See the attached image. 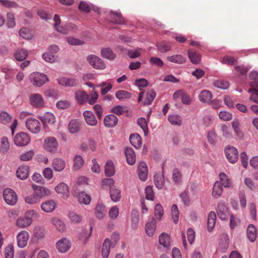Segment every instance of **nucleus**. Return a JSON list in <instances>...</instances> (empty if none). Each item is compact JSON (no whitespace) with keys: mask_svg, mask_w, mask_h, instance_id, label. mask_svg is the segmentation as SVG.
<instances>
[{"mask_svg":"<svg viewBox=\"0 0 258 258\" xmlns=\"http://www.w3.org/2000/svg\"><path fill=\"white\" fill-rule=\"evenodd\" d=\"M115 96L119 100H123L130 99L132 97V94L127 91L120 90L116 92Z\"/></svg>","mask_w":258,"mask_h":258,"instance_id":"3c124183","label":"nucleus"},{"mask_svg":"<svg viewBox=\"0 0 258 258\" xmlns=\"http://www.w3.org/2000/svg\"><path fill=\"white\" fill-rule=\"evenodd\" d=\"M29 79L33 85L37 87L43 86L49 81L47 76L45 74L37 72L30 74Z\"/></svg>","mask_w":258,"mask_h":258,"instance_id":"7ed1b4c3","label":"nucleus"},{"mask_svg":"<svg viewBox=\"0 0 258 258\" xmlns=\"http://www.w3.org/2000/svg\"><path fill=\"white\" fill-rule=\"evenodd\" d=\"M10 148L8 139L7 137H3L0 141V153L7 152Z\"/></svg>","mask_w":258,"mask_h":258,"instance_id":"5fc2aeb1","label":"nucleus"},{"mask_svg":"<svg viewBox=\"0 0 258 258\" xmlns=\"http://www.w3.org/2000/svg\"><path fill=\"white\" fill-rule=\"evenodd\" d=\"M12 116L6 111H2L0 113V120L2 123L7 124L10 122Z\"/></svg>","mask_w":258,"mask_h":258,"instance_id":"774afa93","label":"nucleus"},{"mask_svg":"<svg viewBox=\"0 0 258 258\" xmlns=\"http://www.w3.org/2000/svg\"><path fill=\"white\" fill-rule=\"evenodd\" d=\"M146 199L150 201H154L155 199V193L153 190V186L148 185L145 189Z\"/></svg>","mask_w":258,"mask_h":258,"instance_id":"bf43d9fd","label":"nucleus"},{"mask_svg":"<svg viewBox=\"0 0 258 258\" xmlns=\"http://www.w3.org/2000/svg\"><path fill=\"white\" fill-rule=\"evenodd\" d=\"M99 97L98 92L94 90L90 94H88L85 91L78 90L75 93V99L80 105H84L88 102L90 105L94 104Z\"/></svg>","mask_w":258,"mask_h":258,"instance_id":"f257e3e1","label":"nucleus"},{"mask_svg":"<svg viewBox=\"0 0 258 258\" xmlns=\"http://www.w3.org/2000/svg\"><path fill=\"white\" fill-rule=\"evenodd\" d=\"M156 96V92L152 89L147 92L143 102L145 105H149L152 104Z\"/></svg>","mask_w":258,"mask_h":258,"instance_id":"ea45409f","label":"nucleus"},{"mask_svg":"<svg viewBox=\"0 0 258 258\" xmlns=\"http://www.w3.org/2000/svg\"><path fill=\"white\" fill-rule=\"evenodd\" d=\"M219 180H217L220 183V185L225 188H229L233 187V182L230 178L228 177L224 172H221L219 174Z\"/></svg>","mask_w":258,"mask_h":258,"instance_id":"dca6fc26","label":"nucleus"},{"mask_svg":"<svg viewBox=\"0 0 258 258\" xmlns=\"http://www.w3.org/2000/svg\"><path fill=\"white\" fill-rule=\"evenodd\" d=\"M29 54L28 51L24 48H17L13 53L15 59L18 61H22L26 59Z\"/></svg>","mask_w":258,"mask_h":258,"instance_id":"aec40b11","label":"nucleus"},{"mask_svg":"<svg viewBox=\"0 0 258 258\" xmlns=\"http://www.w3.org/2000/svg\"><path fill=\"white\" fill-rule=\"evenodd\" d=\"M117 122L118 118L114 114H108L104 117V124L106 127H113L117 124Z\"/></svg>","mask_w":258,"mask_h":258,"instance_id":"393cba45","label":"nucleus"},{"mask_svg":"<svg viewBox=\"0 0 258 258\" xmlns=\"http://www.w3.org/2000/svg\"><path fill=\"white\" fill-rule=\"evenodd\" d=\"M188 57L194 64H199L201 60V55L199 52L191 50L187 51Z\"/></svg>","mask_w":258,"mask_h":258,"instance_id":"4c0bfd02","label":"nucleus"},{"mask_svg":"<svg viewBox=\"0 0 258 258\" xmlns=\"http://www.w3.org/2000/svg\"><path fill=\"white\" fill-rule=\"evenodd\" d=\"M105 174L106 176L110 177L113 176L115 173V167L113 162L108 160L105 165Z\"/></svg>","mask_w":258,"mask_h":258,"instance_id":"79ce46f5","label":"nucleus"},{"mask_svg":"<svg viewBox=\"0 0 258 258\" xmlns=\"http://www.w3.org/2000/svg\"><path fill=\"white\" fill-rule=\"evenodd\" d=\"M157 47L159 51L166 52L171 50V45L166 41H162L157 43Z\"/></svg>","mask_w":258,"mask_h":258,"instance_id":"6e6d98bb","label":"nucleus"},{"mask_svg":"<svg viewBox=\"0 0 258 258\" xmlns=\"http://www.w3.org/2000/svg\"><path fill=\"white\" fill-rule=\"evenodd\" d=\"M81 124L78 119H72L68 124V129L69 132L72 134H75L80 130Z\"/></svg>","mask_w":258,"mask_h":258,"instance_id":"f704fd0d","label":"nucleus"},{"mask_svg":"<svg viewBox=\"0 0 258 258\" xmlns=\"http://www.w3.org/2000/svg\"><path fill=\"white\" fill-rule=\"evenodd\" d=\"M101 55L103 57L109 60H113L116 57L115 54L110 48H103L101 51Z\"/></svg>","mask_w":258,"mask_h":258,"instance_id":"de8ad7c7","label":"nucleus"},{"mask_svg":"<svg viewBox=\"0 0 258 258\" xmlns=\"http://www.w3.org/2000/svg\"><path fill=\"white\" fill-rule=\"evenodd\" d=\"M168 120L173 125L180 126L182 124V120L180 116L176 114L169 115Z\"/></svg>","mask_w":258,"mask_h":258,"instance_id":"603ef678","label":"nucleus"},{"mask_svg":"<svg viewBox=\"0 0 258 258\" xmlns=\"http://www.w3.org/2000/svg\"><path fill=\"white\" fill-rule=\"evenodd\" d=\"M56 207V204L53 200H47L41 205V209L46 213H51Z\"/></svg>","mask_w":258,"mask_h":258,"instance_id":"b1692460","label":"nucleus"},{"mask_svg":"<svg viewBox=\"0 0 258 258\" xmlns=\"http://www.w3.org/2000/svg\"><path fill=\"white\" fill-rule=\"evenodd\" d=\"M101 185L102 188L109 187L110 190L111 188L115 187L114 180L112 178H104L101 181Z\"/></svg>","mask_w":258,"mask_h":258,"instance_id":"338daca9","label":"nucleus"},{"mask_svg":"<svg viewBox=\"0 0 258 258\" xmlns=\"http://www.w3.org/2000/svg\"><path fill=\"white\" fill-rule=\"evenodd\" d=\"M172 179L175 183H179L181 181L182 174L178 168H174L173 170Z\"/></svg>","mask_w":258,"mask_h":258,"instance_id":"0e129e2a","label":"nucleus"},{"mask_svg":"<svg viewBox=\"0 0 258 258\" xmlns=\"http://www.w3.org/2000/svg\"><path fill=\"white\" fill-rule=\"evenodd\" d=\"M223 187L220 185V183L218 181H215L214 183L212 191V196L214 199H218L220 198L223 192Z\"/></svg>","mask_w":258,"mask_h":258,"instance_id":"a878e982","label":"nucleus"},{"mask_svg":"<svg viewBox=\"0 0 258 258\" xmlns=\"http://www.w3.org/2000/svg\"><path fill=\"white\" fill-rule=\"evenodd\" d=\"M213 95L212 93L207 90H204L201 92L199 98L201 102L210 103L212 100Z\"/></svg>","mask_w":258,"mask_h":258,"instance_id":"72a5a7b5","label":"nucleus"},{"mask_svg":"<svg viewBox=\"0 0 258 258\" xmlns=\"http://www.w3.org/2000/svg\"><path fill=\"white\" fill-rule=\"evenodd\" d=\"M29 167L26 165H21L19 167L16 171V175L18 178L24 180L29 175Z\"/></svg>","mask_w":258,"mask_h":258,"instance_id":"c85d7f7f","label":"nucleus"},{"mask_svg":"<svg viewBox=\"0 0 258 258\" xmlns=\"http://www.w3.org/2000/svg\"><path fill=\"white\" fill-rule=\"evenodd\" d=\"M34 154L35 152L33 150L27 151L21 155L20 159L22 161H29L33 159Z\"/></svg>","mask_w":258,"mask_h":258,"instance_id":"13d9d810","label":"nucleus"},{"mask_svg":"<svg viewBox=\"0 0 258 258\" xmlns=\"http://www.w3.org/2000/svg\"><path fill=\"white\" fill-rule=\"evenodd\" d=\"M55 190L56 192L62 195L63 196L68 197L69 195V189L68 185L63 182L59 183L55 187Z\"/></svg>","mask_w":258,"mask_h":258,"instance_id":"58836bf2","label":"nucleus"},{"mask_svg":"<svg viewBox=\"0 0 258 258\" xmlns=\"http://www.w3.org/2000/svg\"><path fill=\"white\" fill-rule=\"evenodd\" d=\"M173 98L175 101L181 99V102L186 105H189L191 102V99L189 95L182 89L176 91L173 95Z\"/></svg>","mask_w":258,"mask_h":258,"instance_id":"f8f14e48","label":"nucleus"},{"mask_svg":"<svg viewBox=\"0 0 258 258\" xmlns=\"http://www.w3.org/2000/svg\"><path fill=\"white\" fill-rule=\"evenodd\" d=\"M216 212L218 217L223 221L227 220L230 215L229 208L223 202H219L218 204Z\"/></svg>","mask_w":258,"mask_h":258,"instance_id":"9b49d317","label":"nucleus"},{"mask_svg":"<svg viewBox=\"0 0 258 258\" xmlns=\"http://www.w3.org/2000/svg\"><path fill=\"white\" fill-rule=\"evenodd\" d=\"M106 212L105 206L103 204H98L94 209L95 214L98 219L104 218Z\"/></svg>","mask_w":258,"mask_h":258,"instance_id":"e433bc0d","label":"nucleus"},{"mask_svg":"<svg viewBox=\"0 0 258 258\" xmlns=\"http://www.w3.org/2000/svg\"><path fill=\"white\" fill-rule=\"evenodd\" d=\"M65 166V162L60 158H55L52 160V167L56 171H62Z\"/></svg>","mask_w":258,"mask_h":258,"instance_id":"473e14b6","label":"nucleus"},{"mask_svg":"<svg viewBox=\"0 0 258 258\" xmlns=\"http://www.w3.org/2000/svg\"><path fill=\"white\" fill-rule=\"evenodd\" d=\"M31 187L33 189V194L40 201L42 198L49 196L51 194L50 190L44 186L32 184Z\"/></svg>","mask_w":258,"mask_h":258,"instance_id":"0eeeda50","label":"nucleus"},{"mask_svg":"<svg viewBox=\"0 0 258 258\" xmlns=\"http://www.w3.org/2000/svg\"><path fill=\"white\" fill-rule=\"evenodd\" d=\"M139 222V215L137 212L133 211L131 213V226L133 228H137Z\"/></svg>","mask_w":258,"mask_h":258,"instance_id":"680f3d73","label":"nucleus"},{"mask_svg":"<svg viewBox=\"0 0 258 258\" xmlns=\"http://www.w3.org/2000/svg\"><path fill=\"white\" fill-rule=\"evenodd\" d=\"M216 215L215 212L211 211L208 215L207 220V228L209 231H211L214 228L216 221Z\"/></svg>","mask_w":258,"mask_h":258,"instance_id":"c9c22d12","label":"nucleus"},{"mask_svg":"<svg viewBox=\"0 0 258 258\" xmlns=\"http://www.w3.org/2000/svg\"><path fill=\"white\" fill-rule=\"evenodd\" d=\"M167 59L170 62L177 64H183L186 61V58L181 54H174L168 56Z\"/></svg>","mask_w":258,"mask_h":258,"instance_id":"a19ab883","label":"nucleus"},{"mask_svg":"<svg viewBox=\"0 0 258 258\" xmlns=\"http://www.w3.org/2000/svg\"><path fill=\"white\" fill-rule=\"evenodd\" d=\"M131 144L136 149H139L142 145L141 137L138 134H133L130 136Z\"/></svg>","mask_w":258,"mask_h":258,"instance_id":"c756f323","label":"nucleus"},{"mask_svg":"<svg viewBox=\"0 0 258 258\" xmlns=\"http://www.w3.org/2000/svg\"><path fill=\"white\" fill-rule=\"evenodd\" d=\"M31 141L30 135L24 132L17 133L14 139L16 145L20 147L26 146L29 144Z\"/></svg>","mask_w":258,"mask_h":258,"instance_id":"6e6552de","label":"nucleus"},{"mask_svg":"<svg viewBox=\"0 0 258 258\" xmlns=\"http://www.w3.org/2000/svg\"><path fill=\"white\" fill-rule=\"evenodd\" d=\"M127 163L131 165H134L136 161L135 152L131 147H126L124 150Z\"/></svg>","mask_w":258,"mask_h":258,"instance_id":"a211bd4d","label":"nucleus"},{"mask_svg":"<svg viewBox=\"0 0 258 258\" xmlns=\"http://www.w3.org/2000/svg\"><path fill=\"white\" fill-rule=\"evenodd\" d=\"M39 119L43 123L44 126L46 125L47 124H52L55 121L54 115L50 112H46L43 116L39 117Z\"/></svg>","mask_w":258,"mask_h":258,"instance_id":"7c9ffc66","label":"nucleus"},{"mask_svg":"<svg viewBox=\"0 0 258 258\" xmlns=\"http://www.w3.org/2000/svg\"><path fill=\"white\" fill-rule=\"evenodd\" d=\"M84 161L81 155H77L74 158L73 168L75 170L80 169L84 165Z\"/></svg>","mask_w":258,"mask_h":258,"instance_id":"864d4df0","label":"nucleus"},{"mask_svg":"<svg viewBox=\"0 0 258 258\" xmlns=\"http://www.w3.org/2000/svg\"><path fill=\"white\" fill-rule=\"evenodd\" d=\"M92 230L93 227L91 225L85 226L79 234V239L84 243H86L92 235Z\"/></svg>","mask_w":258,"mask_h":258,"instance_id":"2eb2a0df","label":"nucleus"},{"mask_svg":"<svg viewBox=\"0 0 258 258\" xmlns=\"http://www.w3.org/2000/svg\"><path fill=\"white\" fill-rule=\"evenodd\" d=\"M69 218L73 223H79L82 221V217L74 211H70L68 214Z\"/></svg>","mask_w":258,"mask_h":258,"instance_id":"052dcab7","label":"nucleus"},{"mask_svg":"<svg viewBox=\"0 0 258 258\" xmlns=\"http://www.w3.org/2000/svg\"><path fill=\"white\" fill-rule=\"evenodd\" d=\"M159 242L164 247H168L170 244V237L166 233H162L159 236Z\"/></svg>","mask_w":258,"mask_h":258,"instance_id":"a18cd8bd","label":"nucleus"},{"mask_svg":"<svg viewBox=\"0 0 258 258\" xmlns=\"http://www.w3.org/2000/svg\"><path fill=\"white\" fill-rule=\"evenodd\" d=\"M30 105L36 108H43L45 106V101L42 96L39 93H33L29 96Z\"/></svg>","mask_w":258,"mask_h":258,"instance_id":"1a4fd4ad","label":"nucleus"},{"mask_svg":"<svg viewBox=\"0 0 258 258\" xmlns=\"http://www.w3.org/2000/svg\"><path fill=\"white\" fill-rule=\"evenodd\" d=\"M78 199L79 203L85 205L89 204L91 201L90 196L84 191L80 192L78 194Z\"/></svg>","mask_w":258,"mask_h":258,"instance_id":"8fccbe9b","label":"nucleus"},{"mask_svg":"<svg viewBox=\"0 0 258 258\" xmlns=\"http://www.w3.org/2000/svg\"><path fill=\"white\" fill-rule=\"evenodd\" d=\"M83 116L86 122L90 125L95 126L97 124V120L94 114L91 111L86 110L83 112Z\"/></svg>","mask_w":258,"mask_h":258,"instance_id":"412c9836","label":"nucleus"},{"mask_svg":"<svg viewBox=\"0 0 258 258\" xmlns=\"http://www.w3.org/2000/svg\"><path fill=\"white\" fill-rule=\"evenodd\" d=\"M43 147L46 152L54 154L58 150L59 143L55 137L52 136L47 137L44 140Z\"/></svg>","mask_w":258,"mask_h":258,"instance_id":"f03ea898","label":"nucleus"},{"mask_svg":"<svg viewBox=\"0 0 258 258\" xmlns=\"http://www.w3.org/2000/svg\"><path fill=\"white\" fill-rule=\"evenodd\" d=\"M59 84L64 86H74L76 84V81L73 78H68L64 77H60L57 79Z\"/></svg>","mask_w":258,"mask_h":258,"instance_id":"c03bdc74","label":"nucleus"},{"mask_svg":"<svg viewBox=\"0 0 258 258\" xmlns=\"http://www.w3.org/2000/svg\"><path fill=\"white\" fill-rule=\"evenodd\" d=\"M72 245L70 240L67 238H62L56 243V248L57 250L61 253L67 252Z\"/></svg>","mask_w":258,"mask_h":258,"instance_id":"ddd939ff","label":"nucleus"},{"mask_svg":"<svg viewBox=\"0 0 258 258\" xmlns=\"http://www.w3.org/2000/svg\"><path fill=\"white\" fill-rule=\"evenodd\" d=\"M257 235L256 227L252 224H249L246 229V236L248 240L251 242H254L257 238Z\"/></svg>","mask_w":258,"mask_h":258,"instance_id":"f3484780","label":"nucleus"},{"mask_svg":"<svg viewBox=\"0 0 258 258\" xmlns=\"http://www.w3.org/2000/svg\"><path fill=\"white\" fill-rule=\"evenodd\" d=\"M249 77L250 80H253L250 83V88L258 87V72H251L249 74Z\"/></svg>","mask_w":258,"mask_h":258,"instance_id":"4d7b16f0","label":"nucleus"},{"mask_svg":"<svg viewBox=\"0 0 258 258\" xmlns=\"http://www.w3.org/2000/svg\"><path fill=\"white\" fill-rule=\"evenodd\" d=\"M231 125L235 134L240 138L243 137L244 134L240 129L241 124L239 121L234 120L231 122Z\"/></svg>","mask_w":258,"mask_h":258,"instance_id":"09e8293b","label":"nucleus"},{"mask_svg":"<svg viewBox=\"0 0 258 258\" xmlns=\"http://www.w3.org/2000/svg\"><path fill=\"white\" fill-rule=\"evenodd\" d=\"M110 22L112 23L118 25H123L125 23L124 18L120 13L110 12Z\"/></svg>","mask_w":258,"mask_h":258,"instance_id":"4be33fe9","label":"nucleus"},{"mask_svg":"<svg viewBox=\"0 0 258 258\" xmlns=\"http://www.w3.org/2000/svg\"><path fill=\"white\" fill-rule=\"evenodd\" d=\"M32 222V218L25 216L19 217L16 221V225L20 228H25L30 226Z\"/></svg>","mask_w":258,"mask_h":258,"instance_id":"6ab92c4d","label":"nucleus"},{"mask_svg":"<svg viewBox=\"0 0 258 258\" xmlns=\"http://www.w3.org/2000/svg\"><path fill=\"white\" fill-rule=\"evenodd\" d=\"M138 124L142 128L144 132L145 136L148 133V126L146 119L144 117H141L137 120Z\"/></svg>","mask_w":258,"mask_h":258,"instance_id":"69168bd1","label":"nucleus"},{"mask_svg":"<svg viewBox=\"0 0 258 258\" xmlns=\"http://www.w3.org/2000/svg\"><path fill=\"white\" fill-rule=\"evenodd\" d=\"M51 222L55 226L57 230L60 232H63L66 229L65 224L59 219L54 217L51 219Z\"/></svg>","mask_w":258,"mask_h":258,"instance_id":"49530a36","label":"nucleus"},{"mask_svg":"<svg viewBox=\"0 0 258 258\" xmlns=\"http://www.w3.org/2000/svg\"><path fill=\"white\" fill-rule=\"evenodd\" d=\"M164 214V210L160 204H157L155 207L154 215L159 220H161Z\"/></svg>","mask_w":258,"mask_h":258,"instance_id":"e2e57ef3","label":"nucleus"},{"mask_svg":"<svg viewBox=\"0 0 258 258\" xmlns=\"http://www.w3.org/2000/svg\"><path fill=\"white\" fill-rule=\"evenodd\" d=\"M3 197L7 204L10 205H15L18 201L16 193L13 189L9 188H7L4 190Z\"/></svg>","mask_w":258,"mask_h":258,"instance_id":"9d476101","label":"nucleus"},{"mask_svg":"<svg viewBox=\"0 0 258 258\" xmlns=\"http://www.w3.org/2000/svg\"><path fill=\"white\" fill-rule=\"evenodd\" d=\"M112 247V245L111 244V241L109 238H106L102 245V256L103 258H108L110 251V248Z\"/></svg>","mask_w":258,"mask_h":258,"instance_id":"2f4dec72","label":"nucleus"},{"mask_svg":"<svg viewBox=\"0 0 258 258\" xmlns=\"http://www.w3.org/2000/svg\"><path fill=\"white\" fill-rule=\"evenodd\" d=\"M155 186L159 189L163 188L165 185V179L163 173H157L154 176Z\"/></svg>","mask_w":258,"mask_h":258,"instance_id":"bb28decb","label":"nucleus"},{"mask_svg":"<svg viewBox=\"0 0 258 258\" xmlns=\"http://www.w3.org/2000/svg\"><path fill=\"white\" fill-rule=\"evenodd\" d=\"M16 238L18 246L20 248H24L27 245L29 234L27 231L22 230L18 233Z\"/></svg>","mask_w":258,"mask_h":258,"instance_id":"4468645a","label":"nucleus"},{"mask_svg":"<svg viewBox=\"0 0 258 258\" xmlns=\"http://www.w3.org/2000/svg\"><path fill=\"white\" fill-rule=\"evenodd\" d=\"M224 153L227 160L230 163L234 164L238 161L239 153L235 147L228 145L224 148Z\"/></svg>","mask_w":258,"mask_h":258,"instance_id":"39448f33","label":"nucleus"},{"mask_svg":"<svg viewBox=\"0 0 258 258\" xmlns=\"http://www.w3.org/2000/svg\"><path fill=\"white\" fill-rule=\"evenodd\" d=\"M156 229V221L154 217L148 222L145 225L146 233L149 236H152Z\"/></svg>","mask_w":258,"mask_h":258,"instance_id":"5701e85b","label":"nucleus"},{"mask_svg":"<svg viewBox=\"0 0 258 258\" xmlns=\"http://www.w3.org/2000/svg\"><path fill=\"white\" fill-rule=\"evenodd\" d=\"M138 175L140 179L142 181H145L147 178L148 167L144 162H141L138 166Z\"/></svg>","mask_w":258,"mask_h":258,"instance_id":"cd10ccee","label":"nucleus"},{"mask_svg":"<svg viewBox=\"0 0 258 258\" xmlns=\"http://www.w3.org/2000/svg\"><path fill=\"white\" fill-rule=\"evenodd\" d=\"M86 59L89 64L95 69L102 70L106 68V64L104 61L96 55H89L87 56Z\"/></svg>","mask_w":258,"mask_h":258,"instance_id":"20e7f679","label":"nucleus"},{"mask_svg":"<svg viewBox=\"0 0 258 258\" xmlns=\"http://www.w3.org/2000/svg\"><path fill=\"white\" fill-rule=\"evenodd\" d=\"M110 197L114 202H119L121 198V190L115 187L111 188L110 190Z\"/></svg>","mask_w":258,"mask_h":258,"instance_id":"37998d69","label":"nucleus"},{"mask_svg":"<svg viewBox=\"0 0 258 258\" xmlns=\"http://www.w3.org/2000/svg\"><path fill=\"white\" fill-rule=\"evenodd\" d=\"M25 124L27 130L33 134H38L41 131V123L34 117H28L26 120Z\"/></svg>","mask_w":258,"mask_h":258,"instance_id":"423d86ee","label":"nucleus"}]
</instances>
